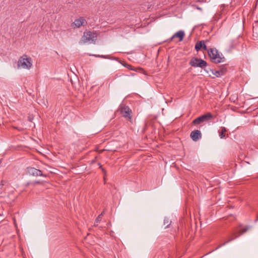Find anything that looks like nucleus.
I'll list each match as a JSON object with an SVG mask.
<instances>
[{"mask_svg": "<svg viewBox=\"0 0 258 258\" xmlns=\"http://www.w3.org/2000/svg\"><path fill=\"white\" fill-rule=\"evenodd\" d=\"M213 118V115L210 112H208L195 119L192 121L194 125L200 124L204 122H207Z\"/></svg>", "mask_w": 258, "mask_h": 258, "instance_id": "obj_4", "label": "nucleus"}, {"mask_svg": "<svg viewBox=\"0 0 258 258\" xmlns=\"http://www.w3.org/2000/svg\"><path fill=\"white\" fill-rule=\"evenodd\" d=\"M190 136L194 141L196 142L201 139L202 134L199 130H195L191 132Z\"/></svg>", "mask_w": 258, "mask_h": 258, "instance_id": "obj_9", "label": "nucleus"}, {"mask_svg": "<svg viewBox=\"0 0 258 258\" xmlns=\"http://www.w3.org/2000/svg\"><path fill=\"white\" fill-rule=\"evenodd\" d=\"M208 54L212 62L219 63L225 61V58L222 54H220L216 48H210L208 50Z\"/></svg>", "mask_w": 258, "mask_h": 258, "instance_id": "obj_1", "label": "nucleus"}, {"mask_svg": "<svg viewBox=\"0 0 258 258\" xmlns=\"http://www.w3.org/2000/svg\"><path fill=\"white\" fill-rule=\"evenodd\" d=\"M238 237V235H235L234 233H233L232 234V237H231V238H229L227 241H226V242L223 243L222 244L219 245L218 247H217L216 248H215V250H217L218 249H219V248H220L221 247L225 245V244H226L227 243L230 242V241H231L232 240H233V239H235L236 238H237V237Z\"/></svg>", "mask_w": 258, "mask_h": 258, "instance_id": "obj_12", "label": "nucleus"}, {"mask_svg": "<svg viewBox=\"0 0 258 258\" xmlns=\"http://www.w3.org/2000/svg\"><path fill=\"white\" fill-rule=\"evenodd\" d=\"M171 223V221H169V220L166 218L164 219V225H166L167 224V225L165 226V228L168 227V226H169V225Z\"/></svg>", "mask_w": 258, "mask_h": 258, "instance_id": "obj_16", "label": "nucleus"}, {"mask_svg": "<svg viewBox=\"0 0 258 258\" xmlns=\"http://www.w3.org/2000/svg\"><path fill=\"white\" fill-rule=\"evenodd\" d=\"M103 216V213H102L101 214H100L96 219L95 222L96 223H99L101 221L102 217Z\"/></svg>", "mask_w": 258, "mask_h": 258, "instance_id": "obj_17", "label": "nucleus"}, {"mask_svg": "<svg viewBox=\"0 0 258 258\" xmlns=\"http://www.w3.org/2000/svg\"><path fill=\"white\" fill-rule=\"evenodd\" d=\"M87 24L86 20L83 17L76 19L72 24V27L75 25L77 28H80L81 26H84Z\"/></svg>", "mask_w": 258, "mask_h": 258, "instance_id": "obj_8", "label": "nucleus"}, {"mask_svg": "<svg viewBox=\"0 0 258 258\" xmlns=\"http://www.w3.org/2000/svg\"><path fill=\"white\" fill-rule=\"evenodd\" d=\"M100 168L102 169V170L103 172H104V175H106V172H105V171L104 170V169L103 168H102V166H101V165H100Z\"/></svg>", "mask_w": 258, "mask_h": 258, "instance_id": "obj_21", "label": "nucleus"}, {"mask_svg": "<svg viewBox=\"0 0 258 258\" xmlns=\"http://www.w3.org/2000/svg\"><path fill=\"white\" fill-rule=\"evenodd\" d=\"M211 71L212 72V74L215 75L217 77H220L222 76H223L225 72L226 69H222L218 71H215L213 70H211Z\"/></svg>", "mask_w": 258, "mask_h": 258, "instance_id": "obj_11", "label": "nucleus"}, {"mask_svg": "<svg viewBox=\"0 0 258 258\" xmlns=\"http://www.w3.org/2000/svg\"><path fill=\"white\" fill-rule=\"evenodd\" d=\"M184 36V32L183 31L179 30L175 33L170 38V41L172 40L174 38L178 37L179 38V41H181L183 40Z\"/></svg>", "mask_w": 258, "mask_h": 258, "instance_id": "obj_10", "label": "nucleus"}, {"mask_svg": "<svg viewBox=\"0 0 258 258\" xmlns=\"http://www.w3.org/2000/svg\"><path fill=\"white\" fill-rule=\"evenodd\" d=\"M189 64L193 67H199L202 69L204 68L207 66V63L204 60L197 57H193L189 62Z\"/></svg>", "mask_w": 258, "mask_h": 258, "instance_id": "obj_5", "label": "nucleus"}, {"mask_svg": "<svg viewBox=\"0 0 258 258\" xmlns=\"http://www.w3.org/2000/svg\"><path fill=\"white\" fill-rule=\"evenodd\" d=\"M95 56L96 57H101V58H107L106 55H97Z\"/></svg>", "mask_w": 258, "mask_h": 258, "instance_id": "obj_18", "label": "nucleus"}, {"mask_svg": "<svg viewBox=\"0 0 258 258\" xmlns=\"http://www.w3.org/2000/svg\"><path fill=\"white\" fill-rule=\"evenodd\" d=\"M36 183H40V181H36L35 182Z\"/></svg>", "mask_w": 258, "mask_h": 258, "instance_id": "obj_25", "label": "nucleus"}, {"mask_svg": "<svg viewBox=\"0 0 258 258\" xmlns=\"http://www.w3.org/2000/svg\"><path fill=\"white\" fill-rule=\"evenodd\" d=\"M203 44H204V41H200L198 42L195 45L196 50L197 51H199L202 48Z\"/></svg>", "mask_w": 258, "mask_h": 258, "instance_id": "obj_14", "label": "nucleus"}, {"mask_svg": "<svg viewBox=\"0 0 258 258\" xmlns=\"http://www.w3.org/2000/svg\"><path fill=\"white\" fill-rule=\"evenodd\" d=\"M227 131L226 128L225 127L222 126L221 127V131H219V137L221 139H223L225 137L224 133Z\"/></svg>", "mask_w": 258, "mask_h": 258, "instance_id": "obj_13", "label": "nucleus"}, {"mask_svg": "<svg viewBox=\"0 0 258 258\" xmlns=\"http://www.w3.org/2000/svg\"><path fill=\"white\" fill-rule=\"evenodd\" d=\"M97 39L96 33L91 31L84 32L81 41L84 43H94Z\"/></svg>", "mask_w": 258, "mask_h": 258, "instance_id": "obj_2", "label": "nucleus"}, {"mask_svg": "<svg viewBox=\"0 0 258 258\" xmlns=\"http://www.w3.org/2000/svg\"><path fill=\"white\" fill-rule=\"evenodd\" d=\"M197 9H198V10H202V9H201V8H199V7H198V8H197Z\"/></svg>", "mask_w": 258, "mask_h": 258, "instance_id": "obj_24", "label": "nucleus"}, {"mask_svg": "<svg viewBox=\"0 0 258 258\" xmlns=\"http://www.w3.org/2000/svg\"><path fill=\"white\" fill-rule=\"evenodd\" d=\"M202 48H203L204 50H206L207 49V46H206V44H205L204 42V44H203Z\"/></svg>", "mask_w": 258, "mask_h": 258, "instance_id": "obj_19", "label": "nucleus"}, {"mask_svg": "<svg viewBox=\"0 0 258 258\" xmlns=\"http://www.w3.org/2000/svg\"><path fill=\"white\" fill-rule=\"evenodd\" d=\"M119 110L120 113L124 117L128 118L129 119L131 118V113L132 112V110L127 106H126L123 104H121L119 105Z\"/></svg>", "mask_w": 258, "mask_h": 258, "instance_id": "obj_6", "label": "nucleus"}, {"mask_svg": "<svg viewBox=\"0 0 258 258\" xmlns=\"http://www.w3.org/2000/svg\"><path fill=\"white\" fill-rule=\"evenodd\" d=\"M204 71L206 72L207 73H209L208 71L206 69H204Z\"/></svg>", "mask_w": 258, "mask_h": 258, "instance_id": "obj_23", "label": "nucleus"}, {"mask_svg": "<svg viewBox=\"0 0 258 258\" xmlns=\"http://www.w3.org/2000/svg\"><path fill=\"white\" fill-rule=\"evenodd\" d=\"M32 66L31 58L27 57L26 55L21 57L18 61V67H22L23 69H29L31 68Z\"/></svg>", "mask_w": 258, "mask_h": 258, "instance_id": "obj_3", "label": "nucleus"}, {"mask_svg": "<svg viewBox=\"0 0 258 258\" xmlns=\"http://www.w3.org/2000/svg\"><path fill=\"white\" fill-rule=\"evenodd\" d=\"M28 173L32 175L36 176L46 177V175L43 174L41 170L36 169L34 167H29L27 168Z\"/></svg>", "mask_w": 258, "mask_h": 258, "instance_id": "obj_7", "label": "nucleus"}, {"mask_svg": "<svg viewBox=\"0 0 258 258\" xmlns=\"http://www.w3.org/2000/svg\"><path fill=\"white\" fill-rule=\"evenodd\" d=\"M257 221H258V214H257L256 218L255 220V222H256Z\"/></svg>", "mask_w": 258, "mask_h": 258, "instance_id": "obj_22", "label": "nucleus"}, {"mask_svg": "<svg viewBox=\"0 0 258 258\" xmlns=\"http://www.w3.org/2000/svg\"><path fill=\"white\" fill-rule=\"evenodd\" d=\"M124 67L130 70H133L131 68V66L130 64H127L126 65H124Z\"/></svg>", "mask_w": 258, "mask_h": 258, "instance_id": "obj_20", "label": "nucleus"}, {"mask_svg": "<svg viewBox=\"0 0 258 258\" xmlns=\"http://www.w3.org/2000/svg\"><path fill=\"white\" fill-rule=\"evenodd\" d=\"M250 228V226H246L244 229H243L240 230V235L243 234L245 232H246Z\"/></svg>", "mask_w": 258, "mask_h": 258, "instance_id": "obj_15", "label": "nucleus"}]
</instances>
